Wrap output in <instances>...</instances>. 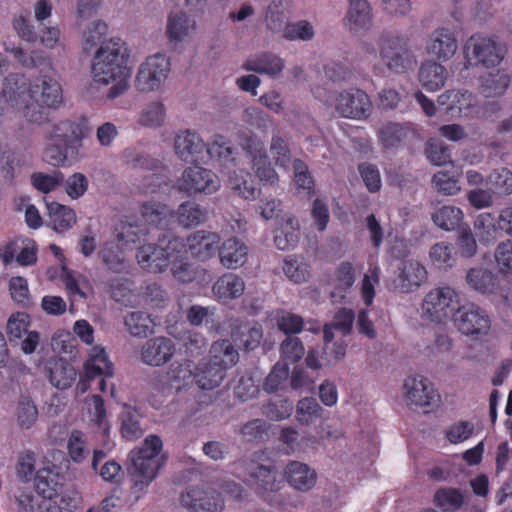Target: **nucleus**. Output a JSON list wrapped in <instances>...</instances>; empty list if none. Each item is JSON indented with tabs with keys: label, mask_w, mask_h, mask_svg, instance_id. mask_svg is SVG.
Instances as JSON below:
<instances>
[{
	"label": "nucleus",
	"mask_w": 512,
	"mask_h": 512,
	"mask_svg": "<svg viewBox=\"0 0 512 512\" xmlns=\"http://www.w3.org/2000/svg\"><path fill=\"white\" fill-rule=\"evenodd\" d=\"M433 502L444 511L456 510L464 504V497L457 488H439L434 494Z\"/></svg>",
	"instance_id": "nucleus-51"
},
{
	"label": "nucleus",
	"mask_w": 512,
	"mask_h": 512,
	"mask_svg": "<svg viewBox=\"0 0 512 512\" xmlns=\"http://www.w3.org/2000/svg\"><path fill=\"white\" fill-rule=\"evenodd\" d=\"M372 18V8L367 0H349L346 19L350 30H368L372 25Z\"/></svg>",
	"instance_id": "nucleus-33"
},
{
	"label": "nucleus",
	"mask_w": 512,
	"mask_h": 512,
	"mask_svg": "<svg viewBox=\"0 0 512 512\" xmlns=\"http://www.w3.org/2000/svg\"><path fill=\"white\" fill-rule=\"evenodd\" d=\"M457 297L456 291L448 286L430 290L422 302L423 316L433 322L442 323L454 310L453 304Z\"/></svg>",
	"instance_id": "nucleus-9"
},
{
	"label": "nucleus",
	"mask_w": 512,
	"mask_h": 512,
	"mask_svg": "<svg viewBox=\"0 0 512 512\" xmlns=\"http://www.w3.org/2000/svg\"><path fill=\"white\" fill-rule=\"evenodd\" d=\"M129 333L135 337H146L154 332L155 322L151 316L142 311L129 313L124 320Z\"/></svg>",
	"instance_id": "nucleus-46"
},
{
	"label": "nucleus",
	"mask_w": 512,
	"mask_h": 512,
	"mask_svg": "<svg viewBox=\"0 0 512 512\" xmlns=\"http://www.w3.org/2000/svg\"><path fill=\"white\" fill-rule=\"evenodd\" d=\"M140 415L136 410L126 409L121 416L120 432L122 437L127 440H136L143 435V429L140 425Z\"/></svg>",
	"instance_id": "nucleus-53"
},
{
	"label": "nucleus",
	"mask_w": 512,
	"mask_h": 512,
	"mask_svg": "<svg viewBox=\"0 0 512 512\" xmlns=\"http://www.w3.org/2000/svg\"><path fill=\"white\" fill-rule=\"evenodd\" d=\"M219 188L220 180L218 176L213 171L197 165L186 168L177 181L178 191L185 193L187 196L211 195L217 192Z\"/></svg>",
	"instance_id": "nucleus-8"
},
{
	"label": "nucleus",
	"mask_w": 512,
	"mask_h": 512,
	"mask_svg": "<svg viewBox=\"0 0 512 512\" xmlns=\"http://www.w3.org/2000/svg\"><path fill=\"white\" fill-rule=\"evenodd\" d=\"M474 229L479 241L483 244L493 243L502 232L498 227V216L490 212H483L477 216Z\"/></svg>",
	"instance_id": "nucleus-41"
},
{
	"label": "nucleus",
	"mask_w": 512,
	"mask_h": 512,
	"mask_svg": "<svg viewBox=\"0 0 512 512\" xmlns=\"http://www.w3.org/2000/svg\"><path fill=\"white\" fill-rule=\"evenodd\" d=\"M336 285L331 297L339 294L341 298H345V294L354 285L355 282V269L351 262L343 261L335 271Z\"/></svg>",
	"instance_id": "nucleus-50"
},
{
	"label": "nucleus",
	"mask_w": 512,
	"mask_h": 512,
	"mask_svg": "<svg viewBox=\"0 0 512 512\" xmlns=\"http://www.w3.org/2000/svg\"><path fill=\"white\" fill-rule=\"evenodd\" d=\"M194 27V22L191 23L185 13L179 12L169 15L166 33L171 42H177L188 36Z\"/></svg>",
	"instance_id": "nucleus-49"
},
{
	"label": "nucleus",
	"mask_w": 512,
	"mask_h": 512,
	"mask_svg": "<svg viewBox=\"0 0 512 512\" xmlns=\"http://www.w3.org/2000/svg\"><path fill=\"white\" fill-rule=\"evenodd\" d=\"M430 259L439 269L451 268L455 263L454 247L448 242H438L430 248Z\"/></svg>",
	"instance_id": "nucleus-52"
},
{
	"label": "nucleus",
	"mask_w": 512,
	"mask_h": 512,
	"mask_svg": "<svg viewBox=\"0 0 512 512\" xmlns=\"http://www.w3.org/2000/svg\"><path fill=\"white\" fill-rule=\"evenodd\" d=\"M88 131L86 119L63 120L54 125L50 139L54 141L45 149V159L53 166L64 165L68 158L75 159Z\"/></svg>",
	"instance_id": "nucleus-2"
},
{
	"label": "nucleus",
	"mask_w": 512,
	"mask_h": 512,
	"mask_svg": "<svg viewBox=\"0 0 512 512\" xmlns=\"http://www.w3.org/2000/svg\"><path fill=\"white\" fill-rule=\"evenodd\" d=\"M371 106L367 93L353 88L339 93L335 107L337 112L345 118L364 119L370 115Z\"/></svg>",
	"instance_id": "nucleus-14"
},
{
	"label": "nucleus",
	"mask_w": 512,
	"mask_h": 512,
	"mask_svg": "<svg viewBox=\"0 0 512 512\" xmlns=\"http://www.w3.org/2000/svg\"><path fill=\"white\" fill-rule=\"evenodd\" d=\"M214 146H217V148L209 153V161H217L222 167V172L230 174L231 170L236 167V164L233 156L234 152L229 141L224 136L216 135L213 142L207 148H213Z\"/></svg>",
	"instance_id": "nucleus-39"
},
{
	"label": "nucleus",
	"mask_w": 512,
	"mask_h": 512,
	"mask_svg": "<svg viewBox=\"0 0 512 512\" xmlns=\"http://www.w3.org/2000/svg\"><path fill=\"white\" fill-rule=\"evenodd\" d=\"M138 264L150 273H161L170 265V253L157 244H143L136 253Z\"/></svg>",
	"instance_id": "nucleus-24"
},
{
	"label": "nucleus",
	"mask_w": 512,
	"mask_h": 512,
	"mask_svg": "<svg viewBox=\"0 0 512 512\" xmlns=\"http://www.w3.org/2000/svg\"><path fill=\"white\" fill-rule=\"evenodd\" d=\"M194 368V363L191 360L173 363L167 372L170 388L178 392L195 382Z\"/></svg>",
	"instance_id": "nucleus-38"
},
{
	"label": "nucleus",
	"mask_w": 512,
	"mask_h": 512,
	"mask_svg": "<svg viewBox=\"0 0 512 512\" xmlns=\"http://www.w3.org/2000/svg\"><path fill=\"white\" fill-rule=\"evenodd\" d=\"M447 69L435 61H425L422 63L418 79L422 87L428 92H435L441 89L447 80Z\"/></svg>",
	"instance_id": "nucleus-29"
},
{
	"label": "nucleus",
	"mask_w": 512,
	"mask_h": 512,
	"mask_svg": "<svg viewBox=\"0 0 512 512\" xmlns=\"http://www.w3.org/2000/svg\"><path fill=\"white\" fill-rule=\"evenodd\" d=\"M209 352V360L212 361V364L223 368L224 372L236 365L239 360L238 351L228 339L215 341L211 345Z\"/></svg>",
	"instance_id": "nucleus-34"
},
{
	"label": "nucleus",
	"mask_w": 512,
	"mask_h": 512,
	"mask_svg": "<svg viewBox=\"0 0 512 512\" xmlns=\"http://www.w3.org/2000/svg\"><path fill=\"white\" fill-rule=\"evenodd\" d=\"M218 254L223 267L235 270L247 262L248 247L236 237H231L219 246Z\"/></svg>",
	"instance_id": "nucleus-26"
},
{
	"label": "nucleus",
	"mask_w": 512,
	"mask_h": 512,
	"mask_svg": "<svg viewBox=\"0 0 512 512\" xmlns=\"http://www.w3.org/2000/svg\"><path fill=\"white\" fill-rule=\"evenodd\" d=\"M226 372L223 368L212 364V361L201 362L195 367V383L202 390H212L223 381Z\"/></svg>",
	"instance_id": "nucleus-36"
},
{
	"label": "nucleus",
	"mask_w": 512,
	"mask_h": 512,
	"mask_svg": "<svg viewBox=\"0 0 512 512\" xmlns=\"http://www.w3.org/2000/svg\"><path fill=\"white\" fill-rule=\"evenodd\" d=\"M243 69L259 74L277 76L283 71L284 62L279 56L265 52L247 59L243 64Z\"/></svg>",
	"instance_id": "nucleus-32"
},
{
	"label": "nucleus",
	"mask_w": 512,
	"mask_h": 512,
	"mask_svg": "<svg viewBox=\"0 0 512 512\" xmlns=\"http://www.w3.org/2000/svg\"><path fill=\"white\" fill-rule=\"evenodd\" d=\"M284 477L292 488L302 492L312 489L317 480L316 471L299 461H289L287 463Z\"/></svg>",
	"instance_id": "nucleus-25"
},
{
	"label": "nucleus",
	"mask_w": 512,
	"mask_h": 512,
	"mask_svg": "<svg viewBox=\"0 0 512 512\" xmlns=\"http://www.w3.org/2000/svg\"><path fill=\"white\" fill-rule=\"evenodd\" d=\"M170 264L173 278L183 284L191 283L205 273V269L183 257L175 258Z\"/></svg>",
	"instance_id": "nucleus-42"
},
{
	"label": "nucleus",
	"mask_w": 512,
	"mask_h": 512,
	"mask_svg": "<svg viewBox=\"0 0 512 512\" xmlns=\"http://www.w3.org/2000/svg\"><path fill=\"white\" fill-rule=\"evenodd\" d=\"M128 53L121 39L112 38L103 42L94 55L92 75L95 82L109 84L119 76H130L127 66Z\"/></svg>",
	"instance_id": "nucleus-4"
},
{
	"label": "nucleus",
	"mask_w": 512,
	"mask_h": 512,
	"mask_svg": "<svg viewBox=\"0 0 512 512\" xmlns=\"http://www.w3.org/2000/svg\"><path fill=\"white\" fill-rule=\"evenodd\" d=\"M30 315L25 312L13 313L7 321L6 333L10 343L21 344V350L25 354H32L40 340V334L37 331H30Z\"/></svg>",
	"instance_id": "nucleus-11"
},
{
	"label": "nucleus",
	"mask_w": 512,
	"mask_h": 512,
	"mask_svg": "<svg viewBox=\"0 0 512 512\" xmlns=\"http://www.w3.org/2000/svg\"><path fill=\"white\" fill-rule=\"evenodd\" d=\"M30 98L42 108L57 109L63 102L62 87L55 79L43 76L28 87Z\"/></svg>",
	"instance_id": "nucleus-15"
},
{
	"label": "nucleus",
	"mask_w": 512,
	"mask_h": 512,
	"mask_svg": "<svg viewBox=\"0 0 512 512\" xmlns=\"http://www.w3.org/2000/svg\"><path fill=\"white\" fill-rule=\"evenodd\" d=\"M270 153L277 166L287 168L291 162V152L287 141L281 136L274 135L271 139Z\"/></svg>",
	"instance_id": "nucleus-60"
},
{
	"label": "nucleus",
	"mask_w": 512,
	"mask_h": 512,
	"mask_svg": "<svg viewBox=\"0 0 512 512\" xmlns=\"http://www.w3.org/2000/svg\"><path fill=\"white\" fill-rule=\"evenodd\" d=\"M59 473L50 468L37 471L34 479L35 490L44 499H53L58 496L62 488Z\"/></svg>",
	"instance_id": "nucleus-35"
},
{
	"label": "nucleus",
	"mask_w": 512,
	"mask_h": 512,
	"mask_svg": "<svg viewBox=\"0 0 512 512\" xmlns=\"http://www.w3.org/2000/svg\"><path fill=\"white\" fill-rule=\"evenodd\" d=\"M46 206L50 223L56 232L67 231L76 224V213L72 208L58 202L46 203Z\"/></svg>",
	"instance_id": "nucleus-37"
},
{
	"label": "nucleus",
	"mask_w": 512,
	"mask_h": 512,
	"mask_svg": "<svg viewBox=\"0 0 512 512\" xmlns=\"http://www.w3.org/2000/svg\"><path fill=\"white\" fill-rule=\"evenodd\" d=\"M283 271L292 282L297 284L307 281L310 275L309 265L293 257L284 260Z\"/></svg>",
	"instance_id": "nucleus-59"
},
{
	"label": "nucleus",
	"mask_w": 512,
	"mask_h": 512,
	"mask_svg": "<svg viewBox=\"0 0 512 512\" xmlns=\"http://www.w3.org/2000/svg\"><path fill=\"white\" fill-rule=\"evenodd\" d=\"M250 481L257 494L264 500H268L270 493L280 490L282 479L273 464L256 465L249 472Z\"/></svg>",
	"instance_id": "nucleus-21"
},
{
	"label": "nucleus",
	"mask_w": 512,
	"mask_h": 512,
	"mask_svg": "<svg viewBox=\"0 0 512 512\" xmlns=\"http://www.w3.org/2000/svg\"><path fill=\"white\" fill-rule=\"evenodd\" d=\"M100 255L103 264L114 273L126 272L129 268L123 249L116 243H106Z\"/></svg>",
	"instance_id": "nucleus-43"
},
{
	"label": "nucleus",
	"mask_w": 512,
	"mask_h": 512,
	"mask_svg": "<svg viewBox=\"0 0 512 512\" xmlns=\"http://www.w3.org/2000/svg\"><path fill=\"white\" fill-rule=\"evenodd\" d=\"M283 36L290 41H308L313 38L314 30L308 21L301 20L296 23L287 24L284 28Z\"/></svg>",
	"instance_id": "nucleus-64"
},
{
	"label": "nucleus",
	"mask_w": 512,
	"mask_h": 512,
	"mask_svg": "<svg viewBox=\"0 0 512 512\" xmlns=\"http://www.w3.org/2000/svg\"><path fill=\"white\" fill-rule=\"evenodd\" d=\"M38 418V409L28 396H21L17 407V422L23 429H29Z\"/></svg>",
	"instance_id": "nucleus-56"
},
{
	"label": "nucleus",
	"mask_w": 512,
	"mask_h": 512,
	"mask_svg": "<svg viewBox=\"0 0 512 512\" xmlns=\"http://www.w3.org/2000/svg\"><path fill=\"white\" fill-rule=\"evenodd\" d=\"M458 43L455 33L449 28L435 29L427 42V53L440 61L449 60L457 51Z\"/></svg>",
	"instance_id": "nucleus-22"
},
{
	"label": "nucleus",
	"mask_w": 512,
	"mask_h": 512,
	"mask_svg": "<svg viewBox=\"0 0 512 512\" xmlns=\"http://www.w3.org/2000/svg\"><path fill=\"white\" fill-rule=\"evenodd\" d=\"M243 147L251 158L257 177L271 185L276 183L278 175L271 166L264 144L256 136H250L243 143Z\"/></svg>",
	"instance_id": "nucleus-18"
},
{
	"label": "nucleus",
	"mask_w": 512,
	"mask_h": 512,
	"mask_svg": "<svg viewBox=\"0 0 512 512\" xmlns=\"http://www.w3.org/2000/svg\"><path fill=\"white\" fill-rule=\"evenodd\" d=\"M404 388L410 405L416 407H432L440 399L433 384L423 376H409L405 379Z\"/></svg>",
	"instance_id": "nucleus-19"
},
{
	"label": "nucleus",
	"mask_w": 512,
	"mask_h": 512,
	"mask_svg": "<svg viewBox=\"0 0 512 512\" xmlns=\"http://www.w3.org/2000/svg\"><path fill=\"white\" fill-rule=\"evenodd\" d=\"M27 90L26 78L22 74L12 73L4 79L1 97L13 107L18 104L19 99Z\"/></svg>",
	"instance_id": "nucleus-45"
},
{
	"label": "nucleus",
	"mask_w": 512,
	"mask_h": 512,
	"mask_svg": "<svg viewBox=\"0 0 512 512\" xmlns=\"http://www.w3.org/2000/svg\"><path fill=\"white\" fill-rule=\"evenodd\" d=\"M406 129L398 123H388L378 132V138L381 144L389 149L398 147L406 137Z\"/></svg>",
	"instance_id": "nucleus-55"
},
{
	"label": "nucleus",
	"mask_w": 512,
	"mask_h": 512,
	"mask_svg": "<svg viewBox=\"0 0 512 512\" xmlns=\"http://www.w3.org/2000/svg\"><path fill=\"white\" fill-rule=\"evenodd\" d=\"M64 176L61 172L48 175L42 172H35L31 175V182L34 188L42 193H49L62 184Z\"/></svg>",
	"instance_id": "nucleus-63"
},
{
	"label": "nucleus",
	"mask_w": 512,
	"mask_h": 512,
	"mask_svg": "<svg viewBox=\"0 0 512 512\" xmlns=\"http://www.w3.org/2000/svg\"><path fill=\"white\" fill-rule=\"evenodd\" d=\"M322 408L314 398L301 399L296 408V419L301 424H309L320 416Z\"/></svg>",
	"instance_id": "nucleus-62"
},
{
	"label": "nucleus",
	"mask_w": 512,
	"mask_h": 512,
	"mask_svg": "<svg viewBox=\"0 0 512 512\" xmlns=\"http://www.w3.org/2000/svg\"><path fill=\"white\" fill-rule=\"evenodd\" d=\"M176 345L171 338L156 336L144 342L140 350L141 361L151 367H160L174 356Z\"/></svg>",
	"instance_id": "nucleus-17"
},
{
	"label": "nucleus",
	"mask_w": 512,
	"mask_h": 512,
	"mask_svg": "<svg viewBox=\"0 0 512 512\" xmlns=\"http://www.w3.org/2000/svg\"><path fill=\"white\" fill-rule=\"evenodd\" d=\"M458 174L446 170L438 171L433 176V183L437 190L445 195H455L459 192Z\"/></svg>",
	"instance_id": "nucleus-58"
},
{
	"label": "nucleus",
	"mask_w": 512,
	"mask_h": 512,
	"mask_svg": "<svg viewBox=\"0 0 512 512\" xmlns=\"http://www.w3.org/2000/svg\"><path fill=\"white\" fill-rule=\"evenodd\" d=\"M289 376V367L287 364L277 362L270 373L265 378L263 388L266 392H275L283 388Z\"/></svg>",
	"instance_id": "nucleus-57"
},
{
	"label": "nucleus",
	"mask_w": 512,
	"mask_h": 512,
	"mask_svg": "<svg viewBox=\"0 0 512 512\" xmlns=\"http://www.w3.org/2000/svg\"><path fill=\"white\" fill-rule=\"evenodd\" d=\"M220 236L216 232L198 230L186 238L185 248L193 258L205 262L211 259L219 249Z\"/></svg>",
	"instance_id": "nucleus-20"
},
{
	"label": "nucleus",
	"mask_w": 512,
	"mask_h": 512,
	"mask_svg": "<svg viewBox=\"0 0 512 512\" xmlns=\"http://www.w3.org/2000/svg\"><path fill=\"white\" fill-rule=\"evenodd\" d=\"M66 449L69 459L77 464L82 463L91 452L87 438L80 430H73L70 433Z\"/></svg>",
	"instance_id": "nucleus-47"
},
{
	"label": "nucleus",
	"mask_w": 512,
	"mask_h": 512,
	"mask_svg": "<svg viewBox=\"0 0 512 512\" xmlns=\"http://www.w3.org/2000/svg\"><path fill=\"white\" fill-rule=\"evenodd\" d=\"M83 371L85 376L89 379L111 377L114 373V365L109 360L104 348L94 346L83 365Z\"/></svg>",
	"instance_id": "nucleus-28"
},
{
	"label": "nucleus",
	"mask_w": 512,
	"mask_h": 512,
	"mask_svg": "<svg viewBox=\"0 0 512 512\" xmlns=\"http://www.w3.org/2000/svg\"><path fill=\"white\" fill-rule=\"evenodd\" d=\"M433 223L444 231H454L460 228L464 219L461 208L453 205H444L431 215Z\"/></svg>",
	"instance_id": "nucleus-40"
},
{
	"label": "nucleus",
	"mask_w": 512,
	"mask_h": 512,
	"mask_svg": "<svg viewBox=\"0 0 512 512\" xmlns=\"http://www.w3.org/2000/svg\"><path fill=\"white\" fill-rule=\"evenodd\" d=\"M504 52L495 38L474 34L467 40L463 49L465 67H494L503 60Z\"/></svg>",
	"instance_id": "nucleus-6"
},
{
	"label": "nucleus",
	"mask_w": 512,
	"mask_h": 512,
	"mask_svg": "<svg viewBox=\"0 0 512 512\" xmlns=\"http://www.w3.org/2000/svg\"><path fill=\"white\" fill-rule=\"evenodd\" d=\"M162 446L161 438L152 434L145 438L141 447L130 452V475L134 493L144 491L164 465L165 458L160 455Z\"/></svg>",
	"instance_id": "nucleus-3"
},
{
	"label": "nucleus",
	"mask_w": 512,
	"mask_h": 512,
	"mask_svg": "<svg viewBox=\"0 0 512 512\" xmlns=\"http://www.w3.org/2000/svg\"><path fill=\"white\" fill-rule=\"evenodd\" d=\"M229 176L231 188L237 192L244 199H255L258 194V189L255 187L252 175L242 169L238 171L234 168L231 170Z\"/></svg>",
	"instance_id": "nucleus-44"
},
{
	"label": "nucleus",
	"mask_w": 512,
	"mask_h": 512,
	"mask_svg": "<svg viewBox=\"0 0 512 512\" xmlns=\"http://www.w3.org/2000/svg\"><path fill=\"white\" fill-rule=\"evenodd\" d=\"M381 61L389 71L405 73L413 63L409 38L392 31H383L377 41Z\"/></svg>",
	"instance_id": "nucleus-5"
},
{
	"label": "nucleus",
	"mask_w": 512,
	"mask_h": 512,
	"mask_svg": "<svg viewBox=\"0 0 512 512\" xmlns=\"http://www.w3.org/2000/svg\"><path fill=\"white\" fill-rule=\"evenodd\" d=\"M510 84V77L504 71L498 70L496 73H489L483 77L481 83V93L483 96L496 97L504 94Z\"/></svg>",
	"instance_id": "nucleus-48"
},
{
	"label": "nucleus",
	"mask_w": 512,
	"mask_h": 512,
	"mask_svg": "<svg viewBox=\"0 0 512 512\" xmlns=\"http://www.w3.org/2000/svg\"><path fill=\"white\" fill-rule=\"evenodd\" d=\"M182 505L190 512H220L223 509L221 495L213 489L193 486L180 497Z\"/></svg>",
	"instance_id": "nucleus-13"
},
{
	"label": "nucleus",
	"mask_w": 512,
	"mask_h": 512,
	"mask_svg": "<svg viewBox=\"0 0 512 512\" xmlns=\"http://www.w3.org/2000/svg\"><path fill=\"white\" fill-rule=\"evenodd\" d=\"M468 285L482 294H494L499 288V278L493 271L483 268H471L466 275Z\"/></svg>",
	"instance_id": "nucleus-31"
},
{
	"label": "nucleus",
	"mask_w": 512,
	"mask_h": 512,
	"mask_svg": "<svg viewBox=\"0 0 512 512\" xmlns=\"http://www.w3.org/2000/svg\"><path fill=\"white\" fill-rule=\"evenodd\" d=\"M279 331L291 337L290 335L299 334L304 329V319L292 312H284L276 319Z\"/></svg>",
	"instance_id": "nucleus-61"
},
{
	"label": "nucleus",
	"mask_w": 512,
	"mask_h": 512,
	"mask_svg": "<svg viewBox=\"0 0 512 512\" xmlns=\"http://www.w3.org/2000/svg\"><path fill=\"white\" fill-rule=\"evenodd\" d=\"M454 324L463 335L479 338L490 331L491 318L485 309L474 303H467L456 310Z\"/></svg>",
	"instance_id": "nucleus-7"
},
{
	"label": "nucleus",
	"mask_w": 512,
	"mask_h": 512,
	"mask_svg": "<svg viewBox=\"0 0 512 512\" xmlns=\"http://www.w3.org/2000/svg\"><path fill=\"white\" fill-rule=\"evenodd\" d=\"M246 284L243 278L235 273L222 274L214 282L212 293L221 304H229L239 299L245 292Z\"/></svg>",
	"instance_id": "nucleus-23"
},
{
	"label": "nucleus",
	"mask_w": 512,
	"mask_h": 512,
	"mask_svg": "<svg viewBox=\"0 0 512 512\" xmlns=\"http://www.w3.org/2000/svg\"><path fill=\"white\" fill-rule=\"evenodd\" d=\"M140 214L144 225H139L129 216L120 221L116 228L119 241L126 244L140 243L145 236L151 233V230H168L174 221V210L157 201L144 202L140 207Z\"/></svg>",
	"instance_id": "nucleus-1"
},
{
	"label": "nucleus",
	"mask_w": 512,
	"mask_h": 512,
	"mask_svg": "<svg viewBox=\"0 0 512 512\" xmlns=\"http://www.w3.org/2000/svg\"><path fill=\"white\" fill-rule=\"evenodd\" d=\"M216 148L217 146L207 148L199 134L191 130H185L175 138L176 154L182 161L187 163L207 164L209 162V153Z\"/></svg>",
	"instance_id": "nucleus-12"
},
{
	"label": "nucleus",
	"mask_w": 512,
	"mask_h": 512,
	"mask_svg": "<svg viewBox=\"0 0 512 512\" xmlns=\"http://www.w3.org/2000/svg\"><path fill=\"white\" fill-rule=\"evenodd\" d=\"M170 72V61L163 54H155L146 59L139 67L136 76V87L139 91L157 90L166 80Z\"/></svg>",
	"instance_id": "nucleus-10"
},
{
	"label": "nucleus",
	"mask_w": 512,
	"mask_h": 512,
	"mask_svg": "<svg viewBox=\"0 0 512 512\" xmlns=\"http://www.w3.org/2000/svg\"><path fill=\"white\" fill-rule=\"evenodd\" d=\"M281 359L283 364H294L302 359L305 348L302 341L297 337H287L280 345Z\"/></svg>",
	"instance_id": "nucleus-54"
},
{
	"label": "nucleus",
	"mask_w": 512,
	"mask_h": 512,
	"mask_svg": "<svg viewBox=\"0 0 512 512\" xmlns=\"http://www.w3.org/2000/svg\"><path fill=\"white\" fill-rule=\"evenodd\" d=\"M428 273L425 266L417 260L407 259L400 263L397 275L393 280V288L400 293H409L418 289L427 281Z\"/></svg>",
	"instance_id": "nucleus-16"
},
{
	"label": "nucleus",
	"mask_w": 512,
	"mask_h": 512,
	"mask_svg": "<svg viewBox=\"0 0 512 512\" xmlns=\"http://www.w3.org/2000/svg\"><path fill=\"white\" fill-rule=\"evenodd\" d=\"M178 224L186 229L194 228L204 224L208 219V210L193 201L181 203L174 211Z\"/></svg>",
	"instance_id": "nucleus-30"
},
{
	"label": "nucleus",
	"mask_w": 512,
	"mask_h": 512,
	"mask_svg": "<svg viewBox=\"0 0 512 512\" xmlns=\"http://www.w3.org/2000/svg\"><path fill=\"white\" fill-rule=\"evenodd\" d=\"M47 369L50 383L61 390L71 387L78 375L74 366L62 357L49 360Z\"/></svg>",
	"instance_id": "nucleus-27"
}]
</instances>
